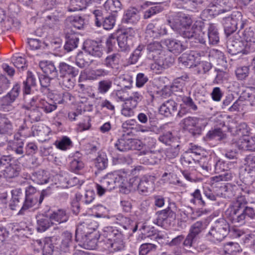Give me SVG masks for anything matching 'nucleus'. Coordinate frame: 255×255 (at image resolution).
Listing matches in <instances>:
<instances>
[{"mask_svg": "<svg viewBox=\"0 0 255 255\" xmlns=\"http://www.w3.org/2000/svg\"><path fill=\"white\" fill-rule=\"evenodd\" d=\"M226 218L237 226L245 224L247 217L253 219L255 213L253 208H243L230 205L225 211Z\"/></svg>", "mask_w": 255, "mask_h": 255, "instance_id": "f257e3e1", "label": "nucleus"}, {"mask_svg": "<svg viewBox=\"0 0 255 255\" xmlns=\"http://www.w3.org/2000/svg\"><path fill=\"white\" fill-rule=\"evenodd\" d=\"M101 183H103V186L108 191L119 187L121 193L127 194L130 192L127 186V180L116 172L108 173L101 180Z\"/></svg>", "mask_w": 255, "mask_h": 255, "instance_id": "f03ea898", "label": "nucleus"}, {"mask_svg": "<svg viewBox=\"0 0 255 255\" xmlns=\"http://www.w3.org/2000/svg\"><path fill=\"white\" fill-rule=\"evenodd\" d=\"M45 4L48 6L46 9L39 11V15L45 20V25L50 28H57L60 23V19L62 14L56 10H52V7L55 4V1L46 0Z\"/></svg>", "mask_w": 255, "mask_h": 255, "instance_id": "7ed1b4c3", "label": "nucleus"}, {"mask_svg": "<svg viewBox=\"0 0 255 255\" xmlns=\"http://www.w3.org/2000/svg\"><path fill=\"white\" fill-rule=\"evenodd\" d=\"M229 231V223L225 219L220 218L215 221L206 237L212 242H221L228 235Z\"/></svg>", "mask_w": 255, "mask_h": 255, "instance_id": "20e7f679", "label": "nucleus"}, {"mask_svg": "<svg viewBox=\"0 0 255 255\" xmlns=\"http://www.w3.org/2000/svg\"><path fill=\"white\" fill-rule=\"evenodd\" d=\"M224 31L227 37L233 35L237 29H242L245 24L243 20V15L240 12L232 14L231 16L225 17L223 19Z\"/></svg>", "mask_w": 255, "mask_h": 255, "instance_id": "39448f33", "label": "nucleus"}, {"mask_svg": "<svg viewBox=\"0 0 255 255\" xmlns=\"http://www.w3.org/2000/svg\"><path fill=\"white\" fill-rule=\"evenodd\" d=\"M176 208L174 203H170L165 209L156 212V219L153 223L159 226L166 227L176 219V213L174 210Z\"/></svg>", "mask_w": 255, "mask_h": 255, "instance_id": "423d86ee", "label": "nucleus"}, {"mask_svg": "<svg viewBox=\"0 0 255 255\" xmlns=\"http://www.w3.org/2000/svg\"><path fill=\"white\" fill-rule=\"evenodd\" d=\"M202 118L194 117H188L183 119L180 124L184 129L188 130L194 136L200 135L202 129L205 127L207 123Z\"/></svg>", "mask_w": 255, "mask_h": 255, "instance_id": "0eeeda50", "label": "nucleus"}, {"mask_svg": "<svg viewBox=\"0 0 255 255\" xmlns=\"http://www.w3.org/2000/svg\"><path fill=\"white\" fill-rule=\"evenodd\" d=\"M178 33L185 38L194 39L200 43L205 44L206 41L207 35L203 31L201 27L196 23L188 26L185 28H183Z\"/></svg>", "mask_w": 255, "mask_h": 255, "instance_id": "6e6552de", "label": "nucleus"}, {"mask_svg": "<svg viewBox=\"0 0 255 255\" xmlns=\"http://www.w3.org/2000/svg\"><path fill=\"white\" fill-rule=\"evenodd\" d=\"M172 29L179 33L183 28L191 26L192 24L191 17L183 12H178L167 20Z\"/></svg>", "mask_w": 255, "mask_h": 255, "instance_id": "1a4fd4ad", "label": "nucleus"}, {"mask_svg": "<svg viewBox=\"0 0 255 255\" xmlns=\"http://www.w3.org/2000/svg\"><path fill=\"white\" fill-rule=\"evenodd\" d=\"M20 86L16 84L11 90L0 100V110L4 112H9L13 110V103L19 95Z\"/></svg>", "mask_w": 255, "mask_h": 255, "instance_id": "9d476101", "label": "nucleus"}, {"mask_svg": "<svg viewBox=\"0 0 255 255\" xmlns=\"http://www.w3.org/2000/svg\"><path fill=\"white\" fill-rule=\"evenodd\" d=\"M155 180L154 176L145 175L140 180L135 177L130 179L129 184L133 189L137 188L140 193L144 194L153 188Z\"/></svg>", "mask_w": 255, "mask_h": 255, "instance_id": "9b49d317", "label": "nucleus"}, {"mask_svg": "<svg viewBox=\"0 0 255 255\" xmlns=\"http://www.w3.org/2000/svg\"><path fill=\"white\" fill-rule=\"evenodd\" d=\"M228 37L227 46L229 53L232 55H236L241 52L244 54H247L248 53L245 52V44L241 40V35L236 33Z\"/></svg>", "mask_w": 255, "mask_h": 255, "instance_id": "f8f14e48", "label": "nucleus"}, {"mask_svg": "<svg viewBox=\"0 0 255 255\" xmlns=\"http://www.w3.org/2000/svg\"><path fill=\"white\" fill-rule=\"evenodd\" d=\"M236 200L232 206H240L243 208H250L246 206L248 202L253 203L255 201V192L250 190L245 185H243V190L239 193Z\"/></svg>", "mask_w": 255, "mask_h": 255, "instance_id": "ddd939ff", "label": "nucleus"}, {"mask_svg": "<svg viewBox=\"0 0 255 255\" xmlns=\"http://www.w3.org/2000/svg\"><path fill=\"white\" fill-rule=\"evenodd\" d=\"M135 31L131 28L127 29L117 37L118 44L122 51L129 50L133 45Z\"/></svg>", "mask_w": 255, "mask_h": 255, "instance_id": "4468645a", "label": "nucleus"}, {"mask_svg": "<svg viewBox=\"0 0 255 255\" xmlns=\"http://www.w3.org/2000/svg\"><path fill=\"white\" fill-rule=\"evenodd\" d=\"M125 134L123 137L119 138L115 143V147L120 151H127L129 150H139L141 145L140 141L124 137Z\"/></svg>", "mask_w": 255, "mask_h": 255, "instance_id": "2eb2a0df", "label": "nucleus"}, {"mask_svg": "<svg viewBox=\"0 0 255 255\" xmlns=\"http://www.w3.org/2000/svg\"><path fill=\"white\" fill-rule=\"evenodd\" d=\"M49 194L47 190H43L39 196H25L23 205L18 212L19 215L24 214V211L35 205L37 203L40 205L42 202L44 198Z\"/></svg>", "mask_w": 255, "mask_h": 255, "instance_id": "dca6fc26", "label": "nucleus"}, {"mask_svg": "<svg viewBox=\"0 0 255 255\" xmlns=\"http://www.w3.org/2000/svg\"><path fill=\"white\" fill-rule=\"evenodd\" d=\"M98 227V224L94 218L90 217L80 224L76 231V236L80 233L81 235L87 236L95 231Z\"/></svg>", "mask_w": 255, "mask_h": 255, "instance_id": "f3484780", "label": "nucleus"}, {"mask_svg": "<svg viewBox=\"0 0 255 255\" xmlns=\"http://www.w3.org/2000/svg\"><path fill=\"white\" fill-rule=\"evenodd\" d=\"M125 243L123 241V236L119 234L118 236L111 241L107 240L105 244V248L110 252H115L122 251L125 248Z\"/></svg>", "mask_w": 255, "mask_h": 255, "instance_id": "a211bd4d", "label": "nucleus"}, {"mask_svg": "<svg viewBox=\"0 0 255 255\" xmlns=\"http://www.w3.org/2000/svg\"><path fill=\"white\" fill-rule=\"evenodd\" d=\"M85 51L90 55L97 57H101L103 54L102 45L96 41L88 40L84 44Z\"/></svg>", "mask_w": 255, "mask_h": 255, "instance_id": "6ab92c4d", "label": "nucleus"}, {"mask_svg": "<svg viewBox=\"0 0 255 255\" xmlns=\"http://www.w3.org/2000/svg\"><path fill=\"white\" fill-rule=\"evenodd\" d=\"M140 18L139 11L135 7H130L125 11L122 23L134 24L137 23Z\"/></svg>", "mask_w": 255, "mask_h": 255, "instance_id": "aec40b11", "label": "nucleus"}, {"mask_svg": "<svg viewBox=\"0 0 255 255\" xmlns=\"http://www.w3.org/2000/svg\"><path fill=\"white\" fill-rule=\"evenodd\" d=\"M58 69L60 77H76L79 73V69L64 62L59 63Z\"/></svg>", "mask_w": 255, "mask_h": 255, "instance_id": "412c9836", "label": "nucleus"}, {"mask_svg": "<svg viewBox=\"0 0 255 255\" xmlns=\"http://www.w3.org/2000/svg\"><path fill=\"white\" fill-rule=\"evenodd\" d=\"M177 110V104L172 100H168L164 102L159 108V112L165 117L174 115Z\"/></svg>", "mask_w": 255, "mask_h": 255, "instance_id": "4be33fe9", "label": "nucleus"}, {"mask_svg": "<svg viewBox=\"0 0 255 255\" xmlns=\"http://www.w3.org/2000/svg\"><path fill=\"white\" fill-rule=\"evenodd\" d=\"M147 57L155 60L164 51L160 42L154 41L149 43L146 47Z\"/></svg>", "mask_w": 255, "mask_h": 255, "instance_id": "5701e85b", "label": "nucleus"}, {"mask_svg": "<svg viewBox=\"0 0 255 255\" xmlns=\"http://www.w3.org/2000/svg\"><path fill=\"white\" fill-rule=\"evenodd\" d=\"M169 51L174 54H179L184 49L185 46L182 42L174 39H166L163 41Z\"/></svg>", "mask_w": 255, "mask_h": 255, "instance_id": "b1692460", "label": "nucleus"}, {"mask_svg": "<svg viewBox=\"0 0 255 255\" xmlns=\"http://www.w3.org/2000/svg\"><path fill=\"white\" fill-rule=\"evenodd\" d=\"M39 65L46 75L52 78H55L58 77V71L52 62L47 61H41Z\"/></svg>", "mask_w": 255, "mask_h": 255, "instance_id": "393cba45", "label": "nucleus"}, {"mask_svg": "<svg viewBox=\"0 0 255 255\" xmlns=\"http://www.w3.org/2000/svg\"><path fill=\"white\" fill-rule=\"evenodd\" d=\"M72 235L68 232L65 231L62 234V240L61 244L55 247L61 253H67L69 251L70 246L72 241Z\"/></svg>", "mask_w": 255, "mask_h": 255, "instance_id": "a878e982", "label": "nucleus"}, {"mask_svg": "<svg viewBox=\"0 0 255 255\" xmlns=\"http://www.w3.org/2000/svg\"><path fill=\"white\" fill-rule=\"evenodd\" d=\"M243 185H232L228 184L222 187L223 195L225 198H232L243 190Z\"/></svg>", "mask_w": 255, "mask_h": 255, "instance_id": "bb28decb", "label": "nucleus"}, {"mask_svg": "<svg viewBox=\"0 0 255 255\" xmlns=\"http://www.w3.org/2000/svg\"><path fill=\"white\" fill-rule=\"evenodd\" d=\"M236 34H239L241 36V40L245 43V52L247 51V44L251 43L253 41V38L255 37V33L251 27L247 28L244 31L239 30Z\"/></svg>", "mask_w": 255, "mask_h": 255, "instance_id": "cd10ccee", "label": "nucleus"}, {"mask_svg": "<svg viewBox=\"0 0 255 255\" xmlns=\"http://www.w3.org/2000/svg\"><path fill=\"white\" fill-rule=\"evenodd\" d=\"M51 221H55L60 224L66 222L69 219V216L64 209H58L52 212L49 216Z\"/></svg>", "mask_w": 255, "mask_h": 255, "instance_id": "c85d7f7f", "label": "nucleus"}, {"mask_svg": "<svg viewBox=\"0 0 255 255\" xmlns=\"http://www.w3.org/2000/svg\"><path fill=\"white\" fill-rule=\"evenodd\" d=\"M24 142L23 140H10L8 141V149L11 150L16 155L23 157L24 152L23 150Z\"/></svg>", "mask_w": 255, "mask_h": 255, "instance_id": "c756f323", "label": "nucleus"}, {"mask_svg": "<svg viewBox=\"0 0 255 255\" xmlns=\"http://www.w3.org/2000/svg\"><path fill=\"white\" fill-rule=\"evenodd\" d=\"M121 56L118 53H114L108 55L103 61L104 65L112 69L117 68L119 65Z\"/></svg>", "mask_w": 255, "mask_h": 255, "instance_id": "7c9ffc66", "label": "nucleus"}, {"mask_svg": "<svg viewBox=\"0 0 255 255\" xmlns=\"http://www.w3.org/2000/svg\"><path fill=\"white\" fill-rule=\"evenodd\" d=\"M23 108L27 110L26 115L31 122H38L41 120L43 114L39 106L35 108H29L27 106H23Z\"/></svg>", "mask_w": 255, "mask_h": 255, "instance_id": "2f4dec72", "label": "nucleus"}, {"mask_svg": "<svg viewBox=\"0 0 255 255\" xmlns=\"http://www.w3.org/2000/svg\"><path fill=\"white\" fill-rule=\"evenodd\" d=\"M30 179L37 184H46L48 182V177L44 170L33 172L30 175Z\"/></svg>", "mask_w": 255, "mask_h": 255, "instance_id": "473e14b6", "label": "nucleus"}, {"mask_svg": "<svg viewBox=\"0 0 255 255\" xmlns=\"http://www.w3.org/2000/svg\"><path fill=\"white\" fill-rule=\"evenodd\" d=\"M5 166L4 169L2 170V173L5 178H12L18 175L19 170L16 164H12L9 162Z\"/></svg>", "mask_w": 255, "mask_h": 255, "instance_id": "72a5a7b5", "label": "nucleus"}, {"mask_svg": "<svg viewBox=\"0 0 255 255\" xmlns=\"http://www.w3.org/2000/svg\"><path fill=\"white\" fill-rule=\"evenodd\" d=\"M141 153L145 155V156L143 157L142 160L146 164L154 165L157 164L160 159L159 157V154L158 153L148 151L146 152L142 151Z\"/></svg>", "mask_w": 255, "mask_h": 255, "instance_id": "f704fd0d", "label": "nucleus"}, {"mask_svg": "<svg viewBox=\"0 0 255 255\" xmlns=\"http://www.w3.org/2000/svg\"><path fill=\"white\" fill-rule=\"evenodd\" d=\"M119 234H122L119 232L118 230L113 228L112 227H105L103 229V233L101 235L104 238L103 240L104 244H106V241L107 240L111 241L113 239L117 237Z\"/></svg>", "mask_w": 255, "mask_h": 255, "instance_id": "c9c22d12", "label": "nucleus"}, {"mask_svg": "<svg viewBox=\"0 0 255 255\" xmlns=\"http://www.w3.org/2000/svg\"><path fill=\"white\" fill-rule=\"evenodd\" d=\"M207 38L208 39L209 43L212 45H215L219 41V33L216 27L213 24H210L208 28V32Z\"/></svg>", "mask_w": 255, "mask_h": 255, "instance_id": "e433bc0d", "label": "nucleus"}, {"mask_svg": "<svg viewBox=\"0 0 255 255\" xmlns=\"http://www.w3.org/2000/svg\"><path fill=\"white\" fill-rule=\"evenodd\" d=\"M39 107L45 113L48 114L55 111L57 108V105L56 103L52 100H49L47 101L41 99L39 100Z\"/></svg>", "mask_w": 255, "mask_h": 255, "instance_id": "4c0bfd02", "label": "nucleus"}, {"mask_svg": "<svg viewBox=\"0 0 255 255\" xmlns=\"http://www.w3.org/2000/svg\"><path fill=\"white\" fill-rule=\"evenodd\" d=\"M159 63L163 66L164 69L167 68L174 63V58L169 54L163 51L157 58Z\"/></svg>", "mask_w": 255, "mask_h": 255, "instance_id": "58836bf2", "label": "nucleus"}, {"mask_svg": "<svg viewBox=\"0 0 255 255\" xmlns=\"http://www.w3.org/2000/svg\"><path fill=\"white\" fill-rule=\"evenodd\" d=\"M67 20L74 28L78 29L83 28L85 24V18L80 15L71 16Z\"/></svg>", "mask_w": 255, "mask_h": 255, "instance_id": "ea45409f", "label": "nucleus"}, {"mask_svg": "<svg viewBox=\"0 0 255 255\" xmlns=\"http://www.w3.org/2000/svg\"><path fill=\"white\" fill-rule=\"evenodd\" d=\"M37 230L39 232H42L48 229L53 223L50 221V218L41 216L37 219Z\"/></svg>", "mask_w": 255, "mask_h": 255, "instance_id": "a19ab883", "label": "nucleus"}, {"mask_svg": "<svg viewBox=\"0 0 255 255\" xmlns=\"http://www.w3.org/2000/svg\"><path fill=\"white\" fill-rule=\"evenodd\" d=\"M95 167L100 170L105 169L108 164V158L105 153H101L95 159L94 161Z\"/></svg>", "mask_w": 255, "mask_h": 255, "instance_id": "79ce46f5", "label": "nucleus"}, {"mask_svg": "<svg viewBox=\"0 0 255 255\" xmlns=\"http://www.w3.org/2000/svg\"><path fill=\"white\" fill-rule=\"evenodd\" d=\"M240 146L241 148L250 151L255 150V137H246L241 139Z\"/></svg>", "mask_w": 255, "mask_h": 255, "instance_id": "37998d69", "label": "nucleus"}, {"mask_svg": "<svg viewBox=\"0 0 255 255\" xmlns=\"http://www.w3.org/2000/svg\"><path fill=\"white\" fill-rule=\"evenodd\" d=\"M12 129V125L10 120L5 117L0 118V133H11Z\"/></svg>", "mask_w": 255, "mask_h": 255, "instance_id": "c03bdc74", "label": "nucleus"}, {"mask_svg": "<svg viewBox=\"0 0 255 255\" xmlns=\"http://www.w3.org/2000/svg\"><path fill=\"white\" fill-rule=\"evenodd\" d=\"M36 79L30 72H27V78L23 81V92L28 93L31 91V87L36 86Z\"/></svg>", "mask_w": 255, "mask_h": 255, "instance_id": "a18cd8bd", "label": "nucleus"}, {"mask_svg": "<svg viewBox=\"0 0 255 255\" xmlns=\"http://www.w3.org/2000/svg\"><path fill=\"white\" fill-rule=\"evenodd\" d=\"M107 10L112 12H117L121 9L122 4L119 0H107L104 4Z\"/></svg>", "mask_w": 255, "mask_h": 255, "instance_id": "49530a36", "label": "nucleus"}, {"mask_svg": "<svg viewBox=\"0 0 255 255\" xmlns=\"http://www.w3.org/2000/svg\"><path fill=\"white\" fill-rule=\"evenodd\" d=\"M226 137V134L220 128H216L208 131L206 135L207 140L216 139L221 140Z\"/></svg>", "mask_w": 255, "mask_h": 255, "instance_id": "de8ad7c7", "label": "nucleus"}, {"mask_svg": "<svg viewBox=\"0 0 255 255\" xmlns=\"http://www.w3.org/2000/svg\"><path fill=\"white\" fill-rule=\"evenodd\" d=\"M55 238L54 237H50L49 239L44 240V245L42 249L43 255H52L55 247L52 242Z\"/></svg>", "mask_w": 255, "mask_h": 255, "instance_id": "09e8293b", "label": "nucleus"}, {"mask_svg": "<svg viewBox=\"0 0 255 255\" xmlns=\"http://www.w3.org/2000/svg\"><path fill=\"white\" fill-rule=\"evenodd\" d=\"M159 23L151 22L148 24L145 30V33L153 38H158Z\"/></svg>", "mask_w": 255, "mask_h": 255, "instance_id": "8fccbe9b", "label": "nucleus"}, {"mask_svg": "<svg viewBox=\"0 0 255 255\" xmlns=\"http://www.w3.org/2000/svg\"><path fill=\"white\" fill-rule=\"evenodd\" d=\"M205 226L202 221H197L191 225L189 234L195 238L204 230Z\"/></svg>", "mask_w": 255, "mask_h": 255, "instance_id": "3c124183", "label": "nucleus"}, {"mask_svg": "<svg viewBox=\"0 0 255 255\" xmlns=\"http://www.w3.org/2000/svg\"><path fill=\"white\" fill-rule=\"evenodd\" d=\"M199 163L201 168V171L202 174H206L207 173L212 170V160L211 159H207L206 158H201L199 161Z\"/></svg>", "mask_w": 255, "mask_h": 255, "instance_id": "603ef678", "label": "nucleus"}, {"mask_svg": "<svg viewBox=\"0 0 255 255\" xmlns=\"http://www.w3.org/2000/svg\"><path fill=\"white\" fill-rule=\"evenodd\" d=\"M194 56L191 54L184 53L182 54L179 58L180 63L184 66L190 68L194 65Z\"/></svg>", "mask_w": 255, "mask_h": 255, "instance_id": "864d4df0", "label": "nucleus"}, {"mask_svg": "<svg viewBox=\"0 0 255 255\" xmlns=\"http://www.w3.org/2000/svg\"><path fill=\"white\" fill-rule=\"evenodd\" d=\"M144 49V45L142 44H139L129 58L128 63L130 64H134L136 63L142 54V51Z\"/></svg>", "mask_w": 255, "mask_h": 255, "instance_id": "5fc2aeb1", "label": "nucleus"}, {"mask_svg": "<svg viewBox=\"0 0 255 255\" xmlns=\"http://www.w3.org/2000/svg\"><path fill=\"white\" fill-rule=\"evenodd\" d=\"M53 78L49 77L46 75H41L39 77V80L41 86V92L46 94L49 93L48 87L50 84V81Z\"/></svg>", "mask_w": 255, "mask_h": 255, "instance_id": "6e6d98bb", "label": "nucleus"}, {"mask_svg": "<svg viewBox=\"0 0 255 255\" xmlns=\"http://www.w3.org/2000/svg\"><path fill=\"white\" fill-rule=\"evenodd\" d=\"M234 177L233 174L229 170L218 176H214L211 178L212 184L219 181H228L231 180Z\"/></svg>", "mask_w": 255, "mask_h": 255, "instance_id": "4d7b16f0", "label": "nucleus"}, {"mask_svg": "<svg viewBox=\"0 0 255 255\" xmlns=\"http://www.w3.org/2000/svg\"><path fill=\"white\" fill-rule=\"evenodd\" d=\"M78 42L79 38L76 36L72 35L69 36L64 45V49L68 52L71 51L77 47Z\"/></svg>", "mask_w": 255, "mask_h": 255, "instance_id": "13d9d810", "label": "nucleus"}, {"mask_svg": "<svg viewBox=\"0 0 255 255\" xmlns=\"http://www.w3.org/2000/svg\"><path fill=\"white\" fill-rule=\"evenodd\" d=\"M250 128L246 123H243L239 124L236 128L235 134L239 136H246L249 135Z\"/></svg>", "mask_w": 255, "mask_h": 255, "instance_id": "bf43d9fd", "label": "nucleus"}, {"mask_svg": "<svg viewBox=\"0 0 255 255\" xmlns=\"http://www.w3.org/2000/svg\"><path fill=\"white\" fill-rule=\"evenodd\" d=\"M225 11H226L225 9L221 8L220 7L213 5L208 8L205 9L203 11V13L212 17L218 15Z\"/></svg>", "mask_w": 255, "mask_h": 255, "instance_id": "052dcab7", "label": "nucleus"}, {"mask_svg": "<svg viewBox=\"0 0 255 255\" xmlns=\"http://www.w3.org/2000/svg\"><path fill=\"white\" fill-rule=\"evenodd\" d=\"M90 63L87 60V56L83 53H78L76 57L75 63L80 68L88 66Z\"/></svg>", "mask_w": 255, "mask_h": 255, "instance_id": "680f3d73", "label": "nucleus"}, {"mask_svg": "<svg viewBox=\"0 0 255 255\" xmlns=\"http://www.w3.org/2000/svg\"><path fill=\"white\" fill-rule=\"evenodd\" d=\"M157 246L153 244L145 243L142 244L139 249V255H146L150 252L155 251Z\"/></svg>", "mask_w": 255, "mask_h": 255, "instance_id": "e2e57ef3", "label": "nucleus"}, {"mask_svg": "<svg viewBox=\"0 0 255 255\" xmlns=\"http://www.w3.org/2000/svg\"><path fill=\"white\" fill-rule=\"evenodd\" d=\"M112 81L109 79L100 81L98 83V92L101 94H105L112 87Z\"/></svg>", "mask_w": 255, "mask_h": 255, "instance_id": "0e129e2a", "label": "nucleus"}, {"mask_svg": "<svg viewBox=\"0 0 255 255\" xmlns=\"http://www.w3.org/2000/svg\"><path fill=\"white\" fill-rule=\"evenodd\" d=\"M89 78L91 79H97L99 77H105L109 75V71L104 69H97L91 70L89 72Z\"/></svg>", "mask_w": 255, "mask_h": 255, "instance_id": "69168bd1", "label": "nucleus"}, {"mask_svg": "<svg viewBox=\"0 0 255 255\" xmlns=\"http://www.w3.org/2000/svg\"><path fill=\"white\" fill-rule=\"evenodd\" d=\"M162 10V8L159 4L154 5L144 11L143 18L144 19L149 18L152 16L161 12Z\"/></svg>", "mask_w": 255, "mask_h": 255, "instance_id": "338daca9", "label": "nucleus"}, {"mask_svg": "<svg viewBox=\"0 0 255 255\" xmlns=\"http://www.w3.org/2000/svg\"><path fill=\"white\" fill-rule=\"evenodd\" d=\"M142 99V95L137 92H133L131 96L128 97V99L127 102L130 105V107L136 108L138 103L141 101Z\"/></svg>", "mask_w": 255, "mask_h": 255, "instance_id": "774afa93", "label": "nucleus"}]
</instances>
